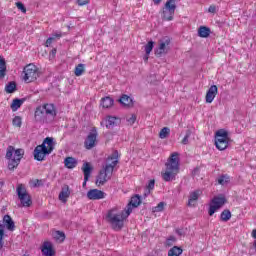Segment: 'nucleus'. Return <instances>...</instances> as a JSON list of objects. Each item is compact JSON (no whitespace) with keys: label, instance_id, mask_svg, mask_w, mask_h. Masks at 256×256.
Listing matches in <instances>:
<instances>
[{"label":"nucleus","instance_id":"nucleus-1","mask_svg":"<svg viewBox=\"0 0 256 256\" xmlns=\"http://www.w3.org/2000/svg\"><path fill=\"white\" fill-rule=\"evenodd\" d=\"M118 158L119 152L117 150L107 158V164L103 166L96 178V185H104L113 177V171L117 167V163H119Z\"/></svg>","mask_w":256,"mask_h":256},{"label":"nucleus","instance_id":"nucleus-2","mask_svg":"<svg viewBox=\"0 0 256 256\" xmlns=\"http://www.w3.org/2000/svg\"><path fill=\"white\" fill-rule=\"evenodd\" d=\"M55 115H57L55 104L46 103L36 108L34 121L40 125H44V123H52L55 119Z\"/></svg>","mask_w":256,"mask_h":256},{"label":"nucleus","instance_id":"nucleus-3","mask_svg":"<svg viewBox=\"0 0 256 256\" xmlns=\"http://www.w3.org/2000/svg\"><path fill=\"white\" fill-rule=\"evenodd\" d=\"M166 170L161 173L163 181H175L179 173V154L174 152L165 164Z\"/></svg>","mask_w":256,"mask_h":256},{"label":"nucleus","instance_id":"nucleus-4","mask_svg":"<svg viewBox=\"0 0 256 256\" xmlns=\"http://www.w3.org/2000/svg\"><path fill=\"white\" fill-rule=\"evenodd\" d=\"M24 155L25 150L22 148L15 149L12 145L7 147L5 159L8 161L9 171H15V169L19 167L21 159L24 157Z\"/></svg>","mask_w":256,"mask_h":256},{"label":"nucleus","instance_id":"nucleus-5","mask_svg":"<svg viewBox=\"0 0 256 256\" xmlns=\"http://www.w3.org/2000/svg\"><path fill=\"white\" fill-rule=\"evenodd\" d=\"M125 212L119 211L117 208H113L108 211L106 215V221L114 229V231H121L125 223Z\"/></svg>","mask_w":256,"mask_h":256},{"label":"nucleus","instance_id":"nucleus-6","mask_svg":"<svg viewBox=\"0 0 256 256\" xmlns=\"http://www.w3.org/2000/svg\"><path fill=\"white\" fill-rule=\"evenodd\" d=\"M53 149H55L53 138H45L41 145L35 147L34 159L36 161H45V157H47V155H51V153H53Z\"/></svg>","mask_w":256,"mask_h":256},{"label":"nucleus","instance_id":"nucleus-7","mask_svg":"<svg viewBox=\"0 0 256 256\" xmlns=\"http://www.w3.org/2000/svg\"><path fill=\"white\" fill-rule=\"evenodd\" d=\"M5 227L8 231H15V222L9 215H5L3 217V224H0V251L5 245L3 241V237H5Z\"/></svg>","mask_w":256,"mask_h":256},{"label":"nucleus","instance_id":"nucleus-8","mask_svg":"<svg viewBox=\"0 0 256 256\" xmlns=\"http://www.w3.org/2000/svg\"><path fill=\"white\" fill-rule=\"evenodd\" d=\"M16 193L21 203V207H31V205H33L31 195H29V192H27L25 185L19 184L16 188Z\"/></svg>","mask_w":256,"mask_h":256},{"label":"nucleus","instance_id":"nucleus-9","mask_svg":"<svg viewBox=\"0 0 256 256\" xmlns=\"http://www.w3.org/2000/svg\"><path fill=\"white\" fill-rule=\"evenodd\" d=\"M39 77V68L35 64H28L23 69V80L25 83H33Z\"/></svg>","mask_w":256,"mask_h":256},{"label":"nucleus","instance_id":"nucleus-10","mask_svg":"<svg viewBox=\"0 0 256 256\" xmlns=\"http://www.w3.org/2000/svg\"><path fill=\"white\" fill-rule=\"evenodd\" d=\"M215 145L219 151H225L229 147V133L225 130L216 132Z\"/></svg>","mask_w":256,"mask_h":256},{"label":"nucleus","instance_id":"nucleus-11","mask_svg":"<svg viewBox=\"0 0 256 256\" xmlns=\"http://www.w3.org/2000/svg\"><path fill=\"white\" fill-rule=\"evenodd\" d=\"M175 9H177V5H175V0H168L165 3L163 8V19L164 21H173V15H175Z\"/></svg>","mask_w":256,"mask_h":256},{"label":"nucleus","instance_id":"nucleus-12","mask_svg":"<svg viewBox=\"0 0 256 256\" xmlns=\"http://www.w3.org/2000/svg\"><path fill=\"white\" fill-rule=\"evenodd\" d=\"M227 203V199L223 196H216L211 200L210 207H209V215L212 217V215H215L216 211H219L223 205Z\"/></svg>","mask_w":256,"mask_h":256},{"label":"nucleus","instance_id":"nucleus-13","mask_svg":"<svg viewBox=\"0 0 256 256\" xmlns=\"http://www.w3.org/2000/svg\"><path fill=\"white\" fill-rule=\"evenodd\" d=\"M169 45H171V38L166 36L159 40V46L155 50V56L161 57L162 55H167L169 53Z\"/></svg>","mask_w":256,"mask_h":256},{"label":"nucleus","instance_id":"nucleus-14","mask_svg":"<svg viewBox=\"0 0 256 256\" xmlns=\"http://www.w3.org/2000/svg\"><path fill=\"white\" fill-rule=\"evenodd\" d=\"M84 145L86 149H93L97 145V131H92L88 134Z\"/></svg>","mask_w":256,"mask_h":256},{"label":"nucleus","instance_id":"nucleus-15","mask_svg":"<svg viewBox=\"0 0 256 256\" xmlns=\"http://www.w3.org/2000/svg\"><path fill=\"white\" fill-rule=\"evenodd\" d=\"M87 197L92 201H99V199H105V192L99 189H92L87 192Z\"/></svg>","mask_w":256,"mask_h":256},{"label":"nucleus","instance_id":"nucleus-16","mask_svg":"<svg viewBox=\"0 0 256 256\" xmlns=\"http://www.w3.org/2000/svg\"><path fill=\"white\" fill-rule=\"evenodd\" d=\"M219 89L217 88V85H212L209 87L208 91L206 92V103H213L215 100V97H217Z\"/></svg>","mask_w":256,"mask_h":256},{"label":"nucleus","instance_id":"nucleus-17","mask_svg":"<svg viewBox=\"0 0 256 256\" xmlns=\"http://www.w3.org/2000/svg\"><path fill=\"white\" fill-rule=\"evenodd\" d=\"M42 255L55 256V249H53V243L45 241L41 247Z\"/></svg>","mask_w":256,"mask_h":256},{"label":"nucleus","instance_id":"nucleus-18","mask_svg":"<svg viewBox=\"0 0 256 256\" xmlns=\"http://www.w3.org/2000/svg\"><path fill=\"white\" fill-rule=\"evenodd\" d=\"M82 171L84 174L83 187H85V185H87V182L89 181V177H91V171H93V167H91V164L89 162H85L82 166Z\"/></svg>","mask_w":256,"mask_h":256},{"label":"nucleus","instance_id":"nucleus-19","mask_svg":"<svg viewBox=\"0 0 256 256\" xmlns=\"http://www.w3.org/2000/svg\"><path fill=\"white\" fill-rule=\"evenodd\" d=\"M105 123L107 129H113V127H117L118 123H121V120L115 116H108L105 119Z\"/></svg>","mask_w":256,"mask_h":256},{"label":"nucleus","instance_id":"nucleus-20","mask_svg":"<svg viewBox=\"0 0 256 256\" xmlns=\"http://www.w3.org/2000/svg\"><path fill=\"white\" fill-rule=\"evenodd\" d=\"M203 191L201 190H195L193 192L190 193V196H189V200H188V205L189 207H193L195 204V201H197L199 199V197H201Z\"/></svg>","mask_w":256,"mask_h":256},{"label":"nucleus","instance_id":"nucleus-21","mask_svg":"<svg viewBox=\"0 0 256 256\" xmlns=\"http://www.w3.org/2000/svg\"><path fill=\"white\" fill-rule=\"evenodd\" d=\"M115 103V100H113V98L106 96L104 98L101 99V106L104 109H111V107H113Z\"/></svg>","mask_w":256,"mask_h":256},{"label":"nucleus","instance_id":"nucleus-22","mask_svg":"<svg viewBox=\"0 0 256 256\" xmlns=\"http://www.w3.org/2000/svg\"><path fill=\"white\" fill-rule=\"evenodd\" d=\"M71 195V192L69 191V186H66L62 188V191L59 194V199L63 203L67 202V199H69V196Z\"/></svg>","mask_w":256,"mask_h":256},{"label":"nucleus","instance_id":"nucleus-23","mask_svg":"<svg viewBox=\"0 0 256 256\" xmlns=\"http://www.w3.org/2000/svg\"><path fill=\"white\" fill-rule=\"evenodd\" d=\"M61 37H63V34H61V32L53 33V34L46 40L45 46H46V47H51V45L54 43V41H55L56 39H61Z\"/></svg>","mask_w":256,"mask_h":256},{"label":"nucleus","instance_id":"nucleus-24","mask_svg":"<svg viewBox=\"0 0 256 256\" xmlns=\"http://www.w3.org/2000/svg\"><path fill=\"white\" fill-rule=\"evenodd\" d=\"M198 35H199V37H202L203 39H207V37H209V35H211V29L207 26H201L198 29Z\"/></svg>","mask_w":256,"mask_h":256},{"label":"nucleus","instance_id":"nucleus-25","mask_svg":"<svg viewBox=\"0 0 256 256\" xmlns=\"http://www.w3.org/2000/svg\"><path fill=\"white\" fill-rule=\"evenodd\" d=\"M64 165L67 169H75L77 167V159L73 157H67L64 160Z\"/></svg>","mask_w":256,"mask_h":256},{"label":"nucleus","instance_id":"nucleus-26","mask_svg":"<svg viewBox=\"0 0 256 256\" xmlns=\"http://www.w3.org/2000/svg\"><path fill=\"white\" fill-rule=\"evenodd\" d=\"M119 102L121 105H124V107H133V99H131V97L128 95H122V97L119 99Z\"/></svg>","mask_w":256,"mask_h":256},{"label":"nucleus","instance_id":"nucleus-27","mask_svg":"<svg viewBox=\"0 0 256 256\" xmlns=\"http://www.w3.org/2000/svg\"><path fill=\"white\" fill-rule=\"evenodd\" d=\"M5 75H7V65L5 59L0 56V79H5Z\"/></svg>","mask_w":256,"mask_h":256},{"label":"nucleus","instance_id":"nucleus-28","mask_svg":"<svg viewBox=\"0 0 256 256\" xmlns=\"http://www.w3.org/2000/svg\"><path fill=\"white\" fill-rule=\"evenodd\" d=\"M53 239L57 241V243H63L65 241V233L61 231H56L52 233Z\"/></svg>","mask_w":256,"mask_h":256},{"label":"nucleus","instance_id":"nucleus-29","mask_svg":"<svg viewBox=\"0 0 256 256\" xmlns=\"http://www.w3.org/2000/svg\"><path fill=\"white\" fill-rule=\"evenodd\" d=\"M24 101V99H14L11 104L12 111H17L21 107V105H23Z\"/></svg>","mask_w":256,"mask_h":256},{"label":"nucleus","instance_id":"nucleus-30","mask_svg":"<svg viewBox=\"0 0 256 256\" xmlns=\"http://www.w3.org/2000/svg\"><path fill=\"white\" fill-rule=\"evenodd\" d=\"M5 91L6 93H15V91H17V83H15L14 81L9 82L5 86Z\"/></svg>","mask_w":256,"mask_h":256},{"label":"nucleus","instance_id":"nucleus-31","mask_svg":"<svg viewBox=\"0 0 256 256\" xmlns=\"http://www.w3.org/2000/svg\"><path fill=\"white\" fill-rule=\"evenodd\" d=\"M183 253V249L174 246L168 251V256H180Z\"/></svg>","mask_w":256,"mask_h":256},{"label":"nucleus","instance_id":"nucleus-32","mask_svg":"<svg viewBox=\"0 0 256 256\" xmlns=\"http://www.w3.org/2000/svg\"><path fill=\"white\" fill-rule=\"evenodd\" d=\"M84 73H85V64H78L75 67L74 75H76V77H81V75H83Z\"/></svg>","mask_w":256,"mask_h":256},{"label":"nucleus","instance_id":"nucleus-33","mask_svg":"<svg viewBox=\"0 0 256 256\" xmlns=\"http://www.w3.org/2000/svg\"><path fill=\"white\" fill-rule=\"evenodd\" d=\"M171 134V129L169 127H164L159 132L160 139H167L169 135Z\"/></svg>","mask_w":256,"mask_h":256},{"label":"nucleus","instance_id":"nucleus-34","mask_svg":"<svg viewBox=\"0 0 256 256\" xmlns=\"http://www.w3.org/2000/svg\"><path fill=\"white\" fill-rule=\"evenodd\" d=\"M231 219V211L228 209H225L221 214H220V220L224 221V223H227Z\"/></svg>","mask_w":256,"mask_h":256},{"label":"nucleus","instance_id":"nucleus-35","mask_svg":"<svg viewBox=\"0 0 256 256\" xmlns=\"http://www.w3.org/2000/svg\"><path fill=\"white\" fill-rule=\"evenodd\" d=\"M130 205L132 207H138L141 205V197L139 195H135L134 197L131 198Z\"/></svg>","mask_w":256,"mask_h":256},{"label":"nucleus","instance_id":"nucleus-36","mask_svg":"<svg viewBox=\"0 0 256 256\" xmlns=\"http://www.w3.org/2000/svg\"><path fill=\"white\" fill-rule=\"evenodd\" d=\"M231 181L228 175H222L218 178L219 185H227Z\"/></svg>","mask_w":256,"mask_h":256},{"label":"nucleus","instance_id":"nucleus-37","mask_svg":"<svg viewBox=\"0 0 256 256\" xmlns=\"http://www.w3.org/2000/svg\"><path fill=\"white\" fill-rule=\"evenodd\" d=\"M154 45H155V42H153V41H149L145 45V53H146V55H150L151 54V52L153 51Z\"/></svg>","mask_w":256,"mask_h":256},{"label":"nucleus","instance_id":"nucleus-38","mask_svg":"<svg viewBox=\"0 0 256 256\" xmlns=\"http://www.w3.org/2000/svg\"><path fill=\"white\" fill-rule=\"evenodd\" d=\"M165 209V202H160L156 207L152 209L153 213H161Z\"/></svg>","mask_w":256,"mask_h":256},{"label":"nucleus","instance_id":"nucleus-39","mask_svg":"<svg viewBox=\"0 0 256 256\" xmlns=\"http://www.w3.org/2000/svg\"><path fill=\"white\" fill-rule=\"evenodd\" d=\"M132 212H133V205L129 203L124 211V219H127V217H129V215H131Z\"/></svg>","mask_w":256,"mask_h":256},{"label":"nucleus","instance_id":"nucleus-40","mask_svg":"<svg viewBox=\"0 0 256 256\" xmlns=\"http://www.w3.org/2000/svg\"><path fill=\"white\" fill-rule=\"evenodd\" d=\"M126 121H127L128 125H134L135 122L137 121V116L135 114L127 116Z\"/></svg>","mask_w":256,"mask_h":256},{"label":"nucleus","instance_id":"nucleus-41","mask_svg":"<svg viewBox=\"0 0 256 256\" xmlns=\"http://www.w3.org/2000/svg\"><path fill=\"white\" fill-rule=\"evenodd\" d=\"M189 137H191V130L186 131V135L182 139V145H188L189 144Z\"/></svg>","mask_w":256,"mask_h":256},{"label":"nucleus","instance_id":"nucleus-42","mask_svg":"<svg viewBox=\"0 0 256 256\" xmlns=\"http://www.w3.org/2000/svg\"><path fill=\"white\" fill-rule=\"evenodd\" d=\"M12 123L14 125V127H21L22 122H21V117L16 116L13 120Z\"/></svg>","mask_w":256,"mask_h":256},{"label":"nucleus","instance_id":"nucleus-43","mask_svg":"<svg viewBox=\"0 0 256 256\" xmlns=\"http://www.w3.org/2000/svg\"><path fill=\"white\" fill-rule=\"evenodd\" d=\"M16 7L19 9L22 13H27V8H25V5L22 2H16Z\"/></svg>","mask_w":256,"mask_h":256},{"label":"nucleus","instance_id":"nucleus-44","mask_svg":"<svg viewBox=\"0 0 256 256\" xmlns=\"http://www.w3.org/2000/svg\"><path fill=\"white\" fill-rule=\"evenodd\" d=\"M148 192L151 193L152 189H155V180H150L147 185Z\"/></svg>","mask_w":256,"mask_h":256},{"label":"nucleus","instance_id":"nucleus-45","mask_svg":"<svg viewBox=\"0 0 256 256\" xmlns=\"http://www.w3.org/2000/svg\"><path fill=\"white\" fill-rule=\"evenodd\" d=\"M43 185V180L36 179L32 182V187H41Z\"/></svg>","mask_w":256,"mask_h":256},{"label":"nucleus","instance_id":"nucleus-46","mask_svg":"<svg viewBox=\"0 0 256 256\" xmlns=\"http://www.w3.org/2000/svg\"><path fill=\"white\" fill-rule=\"evenodd\" d=\"M173 243H175V237H170V238H168L167 241H166V245H167L168 247H171V245H173Z\"/></svg>","mask_w":256,"mask_h":256},{"label":"nucleus","instance_id":"nucleus-47","mask_svg":"<svg viewBox=\"0 0 256 256\" xmlns=\"http://www.w3.org/2000/svg\"><path fill=\"white\" fill-rule=\"evenodd\" d=\"M77 3L80 7H83V5H88L89 0H77Z\"/></svg>","mask_w":256,"mask_h":256},{"label":"nucleus","instance_id":"nucleus-48","mask_svg":"<svg viewBox=\"0 0 256 256\" xmlns=\"http://www.w3.org/2000/svg\"><path fill=\"white\" fill-rule=\"evenodd\" d=\"M55 55H57V49L53 48L50 52L49 57L53 59L55 57Z\"/></svg>","mask_w":256,"mask_h":256},{"label":"nucleus","instance_id":"nucleus-49","mask_svg":"<svg viewBox=\"0 0 256 256\" xmlns=\"http://www.w3.org/2000/svg\"><path fill=\"white\" fill-rule=\"evenodd\" d=\"M215 11H217V8L213 5L208 8L209 13H215Z\"/></svg>","mask_w":256,"mask_h":256},{"label":"nucleus","instance_id":"nucleus-50","mask_svg":"<svg viewBox=\"0 0 256 256\" xmlns=\"http://www.w3.org/2000/svg\"><path fill=\"white\" fill-rule=\"evenodd\" d=\"M252 237L253 239H256V229L252 231Z\"/></svg>","mask_w":256,"mask_h":256},{"label":"nucleus","instance_id":"nucleus-51","mask_svg":"<svg viewBox=\"0 0 256 256\" xmlns=\"http://www.w3.org/2000/svg\"><path fill=\"white\" fill-rule=\"evenodd\" d=\"M155 5H159V3H161V0H153Z\"/></svg>","mask_w":256,"mask_h":256},{"label":"nucleus","instance_id":"nucleus-52","mask_svg":"<svg viewBox=\"0 0 256 256\" xmlns=\"http://www.w3.org/2000/svg\"><path fill=\"white\" fill-rule=\"evenodd\" d=\"M0 185H5V182H3V180H0Z\"/></svg>","mask_w":256,"mask_h":256},{"label":"nucleus","instance_id":"nucleus-53","mask_svg":"<svg viewBox=\"0 0 256 256\" xmlns=\"http://www.w3.org/2000/svg\"><path fill=\"white\" fill-rule=\"evenodd\" d=\"M23 256H29V255H27V254H24Z\"/></svg>","mask_w":256,"mask_h":256},{"label":"nucleus","instance_id":"nucleus-54","mask_svg":"<svg viewBox=\"0 0 256 256\" xmlns=\"http://www.w3.org/2000/svg\"><path fill=\"white\" fill-rule=\"evenodd\" d=\"M147 59H149V57H146V61H147Z\"/></svg>","mask_w":256,"mask_h":256}]
</instances>
